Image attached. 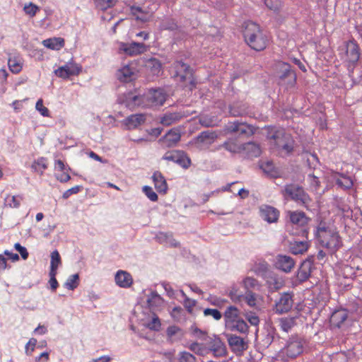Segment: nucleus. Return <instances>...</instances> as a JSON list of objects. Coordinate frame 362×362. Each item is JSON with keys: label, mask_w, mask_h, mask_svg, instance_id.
I'll return each instance as SVG.
<instances>
[{"label": "nucleus", "mask_w": 362, "mask_h": 362, "mask_svg": "<svg viewBox=\"0 0 362 362\" xmlns=\"http://www.w3.org/2000/svg\"><path fill=\"white\" fill-rule=\"evenodd\" d=\"M119 49L129 56L137 55L146 51V46L141 42L122 43Z\"/></svg>", "instance_id": "nucleus-18"}, {"label": "nucleus", "mask_w": 362, "mask_h": 362, "mask_svg": "<svg viewBox=\"0 0 362 362\" xmlns=\"http://www.w3.org/2000/svg\"><path fill=\"white\" fill-rule=\"evenodd\" d=\"M146 119L145 114H134L124 119V124L128 129H134L143 124Z\"/></svg>", "instance_id": "nucleus-26"}, {"label": "nucleus", "mask_w": 362, "mask_h": 362, "mask_svg": "<svg viewBox=\"0 0 362 362\" xmlns=\"http://www.w3.org/2000/svg\"><path fill=\"white\" fill-rule=\"evenodd\" d=\"M242 151H245L248 157H258L262 152L260 146L254 142L242 144Z\"/></svg>", "instance_id": "nucleus-36"}, {"label": "nucleus", "mask_w": 362, "mask_h": 362, "mask_svg": "<svg viewBox=\"0 0 362 362\" xmlns=\"http://www.w3.org/2000/svg\"><path fill=\"white\" fill-rule=\"evenodd\" d=\"M336 184L344 189H351L353 186L352 179L346 175L336 173L333 176Z\"/></svg>", "instance_id": "nucleus-35"}, {"label": "nucleus", "mask_w": 362, "mask_h": 362, "mask_svg": "<svg viewBox=\"0 0 362 362\" xmlns=\"http://www.w3.org/2000/svg\"><path fill=\"white\" fill-rule=\"evenodd\" d=\"M8 64L9 66L10 70L15 74H17L20 72L21 70V64L17 62L15 59H9L8 62Z\"/></svg>", "instance_id": "nucleus-58"}, {"label": "nucleus", "mask_w": 362, "mask_h": 362, "mask_svg": "<svg viewBox=\"0 0 362 362\" xmlns=\"http://www.w3.org/2000/svg\"><path fill=\"white\" fill-rule=\"evenodd\" d=\"M117 0H94L95 6L100 10H106L113 6Z\"/></svg>", "instance_id": "nucleus-50"}, {"label": "nucleus", "mask_w": 362, "mask_h": 362, "mask_svg": "<svg viewBox=\"0 0 362 362\" xmlns=\"http://www.w3.org/2000/svg\"><path fill=\"white\" fill-rule=\"evenodd\" d=\"M15 249L19 252L22 258L26 259L28 257V252L25 247L21 245L20 243H17L14 245Z\"/></svg>", "instance_id": "nucleus-64"}, {"label": "nucleus", "mask_w": 362, "mask_h": 362, "mask_svg": "<svg viewBox=\"0 0 362 362\" xmlns=\"http://www.w3.org/2000/svg\"><path fill=\"white\" fill-rule=\"evenodd\" d=\"M206 348L208 353L212 352L215 356H221L226 353L225 346L218 337L210 339V341Z\"/></svg>", "instance_id": "nucleus-23"}, {"label": "nucleus", "mask_w": 362, "mask_h": 362, "mask_svg": "<svg viewBox=\"0 0 362 362\" xmlns=\"http://www.w3.org/2000/svg\"><path fill=\"white\" fill-rule=\"evenodd\" d=\"M279 211L274 206L263 204L259 206V216L268 223H276L279 218Z\"/></svg>", "instance_id": "nucleus-14"}, {"label": "nucleus", "mask_w": 362, "mask_h": 362, "mask_svg": "<svg viewBox=\"0 0 362 362\" xmlns=\"http://www.w3.org/2000/svg\"><path fill=\"white\" fill-rule=\"evenodd\" d=\"M339 54L345 66L361 62V49L354 40H348L339 47Z\"/></svg>", "instance_id": "nucleus-4"}, {"label": "nucleus", "mask_w": 362, "mask_h": 362, "mask_svg": "<svg viewBox=\"0 0 362 362\" xmlns=\"http://www.w3.org/2000/svg\"><path fill=\"white\" fill-rule=\"evenodd\" d=\"M312 262L310 259H306L302 262L296 275L299 281L303 282L308 279L312 271Z\"/></svg>", "instance_id": "nucleus-27"}, {"label": "nucleus", "mask_w": 362, "mask_h": 362, "mask_svg": "<svg viewBox=\"0 0 362 362\" xmlns=\"http://www.w3.org/2000/svg\"><path fill=\"white\" fill-rule=\"evenodd\" d=\"M243 35L245 42L254 50H264L269 40L260 26L252 21L245 23Z\"/></svg>", "instance_id": "nucleus-3"}, {"label": "nucleus", "mask_w": 362, "mask_h": 362, "mask_svg": "<svg viewBox=\"0 0 362 362\" xmlns=\"http://www.w3.org/2000/svg\"><path fill=\"white\" fill-rule=\"evenodd\" d=\"M296 325V319L294 317H282L279 320V326L281 329L288 332Z\"/></svg>", "instance_id": "nucleus-44"}, {"label": "nucleus", "mask_w": 362, "mask_h": 362, "mask_svg": "<svg viewBox=\"0 0 362 362\" xmlns=\"http://www.w3.org/2000/svg\"><path fill=\"white\" fill-rule=\"evenodd\" d=\"M148 64L149 66H151V68L153 69L155 74H158L160 71L161 64L158 60L156 59H151Z\"/></svg>", "instance_id": "nucleus-63"}, {"label": "nucleus", "mask_w": 362, "mask_h": 362, "mask_svg": "<svg viewBox=\"0 0 362 362\" xmlns=\"http://www.w3.org/2000/svg\"><path fill=\"white\" fill-rule=\"evenodd\" d=\"M349 77L353 85H358L362 83V62L345 66Z\"/></svg>", "instance_id": "nucleus-16"}, {"label": "nucleus", "mask_w": 362, "mask_h": 362, "mask_svg": "<svg viewBox=\"0 0 362 362\" xmlns=\"http://www.w3.org/2000/svg\"><path fill=\"white\" fill-rule=\"evenodd\" d=\"M288 216L291 222L298 226H305L310 221V218H308L304 212L300 211H288Z\"/></svg>", "instance_id": "nucleus-24"}, {"label": "nucleus", "mask_w": 362, "mask_h": 362, "mask_svg": "<svg viewBox=\"0 0 362 362\" xmlns=\"http://www.w3.org/2000/svg\"><path fill=\"white\" fill-rule=\"evenodd\" d=\"M266 6L274 12L279 11L281 7V0H264Z\"/></svg>", "instance_id": "nucleus-53"}, {"label": "nucleus", "mask_w": 362, "mask_h": 362, "mask_svg": "<svg viewBox=\"0 0 362 362\" xmlns=\"http://www.w3.org/2000/svg\"><path fill=\"white\" fill-rule=\"evenodd\" d=\"M147 327L153 330H158L160 327V322L158 317H154L153 319L147 323Z\"/></svg>", "instance_id": "nucleus-61"}, {"label": "nucleus", "mask_w": 362, "mask_h": 362, "mask_svg": "<svg viewBox=\"0 0 362 362\" xmlns=\"http://www.w3.org/2000/svg\"><path fill=\"white\" fill-rule=\"evenodd\" d=\"M209 301L211 305L216 306L219 308H223L228 303V300L226 299L218 298L216 296H210L209 298Z\"/></svg>", "instance_id": "nucleus-55"}, {"label": "nucleus", "mask_w": 362, "mask_h": 362, "mask_svg": "<svg viewBox=\"0 0 362 362\" xmlns=\"http://www.w3.org/2000/svg\"><path fill=\"white\" fill-rule=\"evenodd\" d=\"M115 279L117 285L122 288H129L133 282L130 274L122 270L117 272Z\"/></svg>", "instance_id": "nucleus-29"}, {"label": "nucleus", "mask_w": 362, "mask_h": 362, "mask_svg": "<svg viewBox=\"0 0 362 362\" xmlns=\"http://www.w3.org/2000/svg\"><path fill=\"white\" fill-rule=\"evenodd\" d=\"M305 340L298 336L290 337L279 355L284 360L293 359L300 355L304 349Z\"/></svg>", "instance_id": "nucleus-5"}, {"label": "nucleus", "mask_w": 362, "mask_h": 362, "mask_svg": "<svg viewBox=\"0 0 362 362\" xmlns=\"http://www.w3.org/2000/svg\"><path fill=\"white\" fill-rule=\"evenodd\" d=\"M116 76L117 79L122 82H130L135 78V68L129 65L124 66L117 71Z\"/></svg>", "instance_id": "nucleus-25"}, {"label": "nucleus", "mask_w": 362, "mask_h": 362, "mask_svg": "<svg viewBox=\"0 0 362 362\" xmlns=\"http://www.w3.org/2000/svg\"><path fill=\"white\" fill-rule=\"evenodd\" d=\"M61 257L57 250L51 253L50 272H57L58 267L61 264Z\"/></svg>", "instance_id": "nucleus-45"}, {"label": "nucleus", "mask_w": 362, "mask_h": 362, "mask_svg": "<svg viewBox=\"0 0 362 362\" xmlns=\"http://www.w3.org/2000/svg\"><path fill=\"white\" fill-rule=\"evenodd\" d=\"M281 193L286 200H293L302 206H307L310 199L303 188L296 184L286 185Z\"/></svg>", "instance_id": "nucleus-6"}, {"label": "nucleus", "mask_w": 362, "mask_h": 362, "mask_svg": "<svg viewBox=\"0 0 362 362\" xmlns=\"http://www.w3.org/2000/svg\"><path fill=\"white\" fill-rule=\"evenodd\" d=\"M258 295L253 293L252 291H245L244 296H240L238 300H240L243 298L245 303L252 308L257 307V300Z\"/></svg>", "instance_id": "nucleus-42"}, {"label": "nucleus", "mask_w": 362, "mask_h": 362, "mask_svg": "<svg viewBox=\"0 0 362 362\" xmlns=\"http://www.w3.org/2000/svg\"><path fill=\"white\" fill-rule=\"evenodd\" d=\"M39 10L40 8L33 3L25 4L23 7L25 13L31 18L34 17Z\"/></svg>", "instance_id": "nucleus-52"}, {"label": "nucleus", "mask_w": 362, "mask_h": 362, "mask_svg": "<svg viewBox=\"0 0 362 362\" xmlns=\"http://www.w3.org/2000/svg\"><path fill=\"white\" fill-rule=\"evenodd\" d=\"M226 328L231 332H238L246 336L249 332V326L243 319L235 321L230 325H227Z\"/></svg>", "instance_id": "nucleus-32"}, {"label": "nucleus", "mask_w": 362, "mask_h": 362, "mask_svg": "<svg viewBox=\"0 0 362 362\" xmlns=\"http://www.w3.org/2000/svg\"><path fill=\"white\" fill-rule=\"evenodd\" d=\"M348 317V311L346 309H340L334 311L330 317L332 327L341 328Z\"/></svg>", "instance_id": "nucleus-22"}, {"label": "nucleus", "mask_w": 362, "mask_h": 362, "mask_svg": "<svg viewBox=\"0 0 362 362\" xmlns=\"http://www.w3.org/2000/svg\"><path fill=\"white\" fill-rule=\"evenodd\" d=\"M243 284L246 291H251V289L256 288H259V287L258 281L252 277H246L243 279Z\"/></svg>", "instance_id": "nucleus-49"}, {"label": "nucleus", "mask_w": 362, "mask_h": 362, "mask_svg": "<svg viewBox=\"0 0 362 362\" xmlns=\"http://www.w3.org/2000/svg\"><path fill=\"white\" fill-rule=\"evenodd\" d=\"M217 138V134L214 131H204L197 135L193 140V144L199 150L206 149Z\"/></svg>", "instance_id": "nucleus-10"}, {"label": "nucleus", "mask_w": 362, "mask_h": 362, "mask_svg": "<svg viewBox=\"0 0 362 362\" xmlns=\"http://www.w3.org/2000/svg\"><path fill=\"white\" fill-rule=\"evenodd\" d=\"M275 265L277 269L288 273L294 267L295 262L290 256L279 255L276 256Z\"/></svg>", "instance_id": "nucleus-19"}, {"label": "nucleus", "mask_w": 362, "mask_h": 362, "mask_svg": "<svg viewBox=\"0 0 362 362\" xmlns=\"http://www.w3.org/2000/svg\"><path fill=\"white\" fill-rule=\"evenodd\" d=\"M261 169L266 173L268 176L272 177H277L279 176V170L274 166V164L272 161H264L262 162L260 165Z\"/></svg>", "instance_id": "nucleus-38"}, {"label": "nucleus", "mask_w": 362, "mask_h": 362, "mask_svg": "<svg viewBox=\"0 0 362 362\" xmlns=\"http://www.w3.org/2000/svg\"><path fill=\"white\" fill-rule=\"evenodd\" d=\"M199 124L205 127H214L218 124V117L213 115H203L199 117Z\"/></svg>", "instance_id": "nucleus-40"}, {"label": "nucleus", "mask_w": 362, "mask_h": 362, "mask_svg": "<svg viewBox=\"0 0 362 362\" xmlns=\"http://www.w3.org/2000/svg\"><path fill=\"white\" fill-rule=\"evenodd\" d=\"M81 68L74 63H66L54 71L55 74L62 78H68L71 76L78 75Z\"/></svg>", "instance_id": "nucleus-17"}, {"label": "nucleus", "mask_w": 362, "mask_h": 362, "mask_svg": "<svg viewBox=\"0 0 362 362\" xmlns=\"http://www.w3.org/2000/svg\"><path fill=\"white\" fill-rule=\"evenodd\" d=\"M180 138L181 135L179 130L171 129L160 139V142L162 143L164 147L170 148L176 146Z\"/></svg>", "instance_id": "nucleus-20"}, {"label": "nucleus", "mask_w": 362, "mask_h": 362, "mask_svg": "<svg viewBox=\"0 0 362 362\" xmlns=\"http://www.w3.org/2000/svg\"><path fill=\"white\" fill-rule=\"evenodd\" d=\"M315 235L320 245L330 254H334L342 246V241L337 229L327 226L325 222L321 221L319 223Z\"/></svg>", "instance_id": "nucleus-1"}, {"label": "nucleus", "mask_w": 362, "mask_h": 362, "mask_svg": "<svg viewBox=\"0 0 362 362\" xmlns=\"http://www.w3.org/2000/svg\"><path fill=\"white\" fill-rule=\"evenodd\" d=\"M226 337L229 346L234 352L242 354L247 349L248 344L243 337L233 334H227Z\"/></svg>", "instance_id": "nucleus-15"}, {"label": "nucleus", "mask_w": 362, "mask_h": 362, "mask_svg": "<svg viewBox=\"0 0 362 362\" xmlns=\"http://www.w3.org/2000/svg\"><path fill=\"white\" fill-rule=\"evenodd\" d=\"M186 115L180 112H167L160 117V123L164 126H170L178 121Z\"/></svg>", "instance_id": "nucleus-30"}, {"label": "nucleus", "mask_w": 362, "mask_h": 362, "mask_svg": "<svg viewBox=\"0 0 362 362\" xmlns=\"http://www.w3.org/2000/svg\"><path fill=\"white\" fill-rule=\"evenodd\" d=\"M163 160L174 162L185 169L191 165V159L183 151L173 150L167 151L163 156Z\"/></svg>", "instance_id": "nucleus-9"}, {"label": "nucleus", "mask_w": 362, "mask_h": 362, "mask_svg": "<svg viewBox=\"0 0 362 362\" xmlns=\"http://www.w3.org/2000/svg\"><path fill=\"white\" fill-rule=\"evenodd\" d=\"M45 47L51 49L59 50L64 45V40L62 37H54L47 39L42 41Z\"/></svg>", "instance_id": "nucleus-39"}, {"label": "nucleus", "mask_w": 362, "mask_h": 362, "mask_svg": "<svg viewBox=\"0 0 362 362\" xmlns=\"http://www.w3.org/2000/svg\"><path fill=\"white\" fill-rule=\"evenodd\" d=\"M293 293L284 292L281 293L279 298L276 301L274 310L278 314H283L291 310L293 305Z\"/></svg>", "instance_id": "nucleus-11"}, {"label": "nucleus", "mask_w": 362, "mask_h": 362, "mask_svg": "<svg viewBox=\"0 0 362 362\" xmlns=\"http://www.w3.org/2000/svg\"><path fill=\"white\" fill-rule=\"evenodd\" d=\"M37 344V339L31 338L25 345V353L30 355L31 352L34 351Z\"/></svg>", "instance_id": "nucleus-62"}, {"label": "nucleus", "mask_w": 362, "mask_h": 362, "mask_svg": "<svg viewBox=\"0 0 362 362\" xmlns=\"http://www.w3.org/2000/svg\"><path fill=\"white\" fill-rule=\"evenodd\" d=\"M146 301L150 309L153 310L158 309L163 303V298L156 292H151Z\"/></svg>", "instance_id": "nucleus-37"}, {"label": "nucleus", "mask_w": 362, "mask_h": 362, "mask_svg": "<svg viewBox=\"0 0 362 362\" xmlns=\"http://www.w3.org/2000/svg\"><path fill=\"white\" fill-rule=\"evenodd\" d=\"M227 151L231 153H240L242 151V145H239L233 141H227L222 145ZM221 147L219 146L218 149Z\"/></svg>", "instance_id": "nucleus-46"}, {"label": "nucleus", "mask_w": 362, "mask_h": 362, "mask_svg": "<svg viewBox=\"0 0 362 362\" xmlns=\"http://www.w3.org/2000/svg\"><path fill=\"white\" fill-rule=\"evenodd\" d=\"M266 283L270 291H274L281 288L284 281L281 277L273 272H269L266 275Z\"/></svg>", "instance_id": "nucleus-28"}, {"label": "nucleus", "mask_w": 362, "mask_h": 362, "mask_svg": "<svg viewBox=\"0 0 362 362\" xmlns=\"http://www.w3.org/2000/svg\"><path fill=\"white\" fill-rule=\"evenodd\" d=\"M131 12L136 19L141 22L149 21L152 14L141 6H133L131 8Z\"/></svg>", "instance_id": "nucleus-34"}, {"label": "nucleus", "mask_w": 362, "mask_h": 362, "mask_svg": "<svg viewBox=\"0 0 362 362\" xmlns=\"http://www.w3.org/2000/svg\"><path fill=\"white\" fill-rule=\"evenodd\" d=\"M247 113V107L245 105L234 103L230 106V114L233 117H240Z\"/></svg>", "instance_id": "nucleus-41"}, {"label": "nucleus", "mask_w": 362, "mask_h": 362, "mask_svg": "<svg viewBox=\"0 0 362 362\" xmlns=\"http://www.w3.org/2000/svg\"><path fill=\"white\" fill-rule=\"evenodd\" d=\"M35 108L44 117H49V110L43 105L42 99H39L35 105Z\"/></svg>", "instance_id": "nucleus-60"}, {"label": "nucleus", "mask_w": 362, "mask_h": 362, "mask_svg": "<svg viewBox=\"0 0 362 362\" xmlns=\"http://www.w3.org/2000/svg\"><path fill=\"white\" fill-rule=\"evenodd\" d=\"M271 139L274 141L276 148L286 153H290L293 150L294 141L291 135L286 133L284 129H279L276 131Z\"/></svg>", "instance_id": "nucleus-7"}, {"label": "nucleus", "mask_w": 362, "mask_h": 362, "mask_svg": "<svg viewBox=\"0 0 362 362\" xmlns=\"http://www.w3.org/2000/svg\"><path fill=\"white\" fill-rule=\"evenodd\" d=\"M241 311L235 305H229L226 308L223 316L224 318L225 326L238 321L241 318Z\"/></svg>", "instance_id": "nucleus-21"}, {"label": "nucleus", "mask_w": 362, "mask_h": 362, "mask_svg": "<svg viewBox=\"0 0 362 362\" xmlns=\"http://www.w3.org/2000/svg\"><path fill=\"white\" fill-rule=\"evenodd\" d=\"M309 245L307 241H291L288 244V250L293 255H301L306 252Z\"/></svg>", "instance_id": "nucleus-31"}, {"label": "nucleus", "mask_w": 362, "mask_h": 362, "mask_svg": "<svg viewBox=\"0 0 362 362\" xmlns=\"http://www.w3.org/2000/svg\"><path fill=\"white\" fill-rule=\"evenodd\" d=\"M143 192L151 201L156 202L158 200L157 194L155 192H153V189L151 187L144 186L143 187Z\"/></svg>", "instance_id": "nucleus-59"}, {"label": "nucleus", "mask_w": 362, "mask_h": 362, "mask_svg": "<svg viewBox=\"0 0 362 362\" xmlns=\"http://www.w3.org/2000/svg\"><path fill=\"white\" fill-rule=\"evenodd\" d=\"M32 168L35 171H38V168H41L42 170L40 171V174H42L43 170H45L47 168V160L45 158H40L37 159L36 161H35L32 165Z\"/></svg>", "instance_id": "nucleus-57"}, {"label": "nucleus", "mask_w": 362, "mask_h": 362, "mask_svg": "<svg viewBox=\"0 0 362 362\" xmlns=\"http://www.w3.org/2000/svg\"><path fill=\"white\" fill-rule=\"evenodd\" d=\"M79 276L78 274L71 275L64 284V286L69 290H74L78 286Z\"/></svg>", "instance_id": "nucleus-48"}, {"label": "nucleus", "mask_w": 362, "mask_h": 362, "mask_svg": "<svg viewBox=\"0 0 362 362\" xmlns=\"http://www.w3.org/2000/svg\"><path fill=\"white\" fill-rule=\"evenodd\" d=\"M154 182L155 188L160 193H165L168 189V185L165 177L163 175L157 171L155 172L152 176Z\"/></svg>", "instance_id": "nucleus-33"}, {"label": "nucleus", "mask_w": 362, "mask_h": 362, "mask_svg": "<svg viewBox=\"0 0 362 362\" xmlns=\"http://www.w3.org/2000/svg\"><path fill=\"white\" fill-rule=\"evenodd\" d=\"M22 200V196L7 195L4 199V205L11 208H18Z\"/></svg>", "instance_id": "nucleus-43"}, {"label": "nucleus", "mask_w": 362, "mask_h": 362, "mask_svg": "<svg viewBox=\"0 0 362 362\" xmlns=\"http://www.w3.org/2000/svg\"><path fill=\"white\" fill-rule=\"evenodd\" d=\"M205 316H211L214 320H219L221 319L223 315L217 309L206 308L204 310Z\"/></svg>", "instance_id": "nucleus-56"}, {"label": "nucleus", "mask_w": 362, "mask_h": 362, "mask_svg": "<svg viewBox=\"0 0 362 362\" xmlns=\"http://www.w3.org/2000/svg\"><path fill=\"white\" fill-rule=\"evenodd\" d=\"M160 28L163 30H175L177 28V25L175 20L168 18L161 23Z\"/></svg>", "instance_id": "nucleus-54"}, {"label": "nucleus", "mask_w": 362, "mask_h": 362, "mask_svg": "<svg viewBox=\"0 0 362 362\" xmlns=\"http://www.w3.org/2000/svg\"><path fill=\"white\" fill-rule=\"evenodd\" d=\"M277 68L279 70V84L285 86L287 88L293 87L296 83V74L291 69V65L284 62H279Z\"/></svg>", "instance_id": "nucleus-8"}, {"label": "nucleus", "mask_w": 362, "mask_h": 362, "mask_svg": "<svg viewBox=\"0 0 362 362\" xmlns=\"http://www.w3.org/2000/svg\"><path fill=\"white\" fill-rule=\"evenodd\" d=\"M166 100V94L162 89L149 90L142 95H134L128 94L125 105L129 108H134L135 106H160L163 105Z\"/></svg>", "instance_id": "nucleus-2"}, {"label": "nucleus", "mask_w": 362, "mask_h": 362, "mask_svg": "<svg viewBox=\"0 0 362 362\" xmlns=\"http://www.w3.org/2000/svg\"><path fill=\"white\" fill-rule=\"evenodd\" d=\"M173 69L175 71V76L180 77L181 81H192L193 70L189 65L181 60H177L173 63Z\"/></svg>", "instance_id": "nucleus-12"}, {"label": "nucleus", "mask_w": 362, "mask_h": 362, "mask_svg": "<svg viewBox=\"0 0 362 362\" xmlns=\"http://www.w3.org/2000/svg\"><path fill=\"white\" fill-rule=\"evenodd\" d=\"M178 362H197L194 355L187 351H182L178 354Z\"/></svg>", "instance_id": "nucleus-51"}, {"label": "nucleus", "mask_w": 362, "mask_h": 362, "mask_svg": "<svg viewBox=\"0 0 362 362\" xmlns=\"http://www.w3.org/2000/svg\"><path fill=\"white\" fill-rule=\"evenodd\" d=\"M225 131L227 133L235 134L239 136H249L253 134V129L251 126L239 121L228 122L226 125Z\"/></svg>", "instance_id": "nucleus-13"}, {"label": "nucleus", "mask_w": 362, "mask_h": 362, "mask_svg": "<svg viewBox=\"0 0 362 362\" xmlns=\"http://www.w3.org/2000/svg\"><path fill=\"white\" fill-rule=\"evenodd\" d=\"M189 348L192 351L200 356H204L208 354V349L206 346H204L202 344L194 342L190 344Z\"/></svg>", "instance_id": "nucleus-47"}]
</instances>
